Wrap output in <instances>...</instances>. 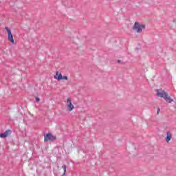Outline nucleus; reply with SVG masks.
Wrapping results in <instances>:
<instances>
[{
  "label": "nucleus",
  "mask_w": 176,
  "mask_h": 176,
  "mask_svg": "<svg viewBox=\"0 0 176 176\" xmlns=\"http://www.w3.org/2000/svg\"><path fill=\"white\" fill-rule=\"evenodd\" d=\"M155 91H157V97H161V98L164 99L166 102H168V104H171V102L174 101V100L168 96V94L166 91L163 90L160 91L159 89H156Z\"/></svg>",
  "instance_id": "nucleus-1"
},
{
  "label": "nucleus",
  "mask_w": 176,
  "mask_h": 176,
  "mask_svg": "<svg viewBox=\"0 0 176 176\" xmlns=\"http://www.w3.org/2000/svg\"><path fill=\"white\" fill-rule=\"evenodd\" d=\"M57 140V137L56 135H53V134L48 133L44 135V141L45 142H47V141H56Z\"/></svg>",
  "instance_id": "nucleus-2"
},
{
  "label": "nucleus",
  "mask_w": 176,
  "mask_h": 176,
  "mask_svg": "<svg viewBox=\"0 0 176 176\" xmlns=\"http://www.w3.org/2000/svg\"><path fill=\"white\" fill-rule=\"evenodd\" d=\"M133 30H135L137 32H142V30H145V25L140 24V23L135 22Z\"/></svg>",
  "instance_id": "nucleus-3"
},
{
  "label": "nucleus",
  "mask_w": 176,
  "mask_h": 176,
  "mask_svg": "<svg viewBox=\"0 0 176 176\" xmlns=\"http://www.w3.org/2000/svg\"><path fill=\"white\" fill-rule=\"evenodd\" d=\"M5 30H6L8 35V41L11 42V43H14V39L13 38V34H12V30L9 29V28L6 27Z\"/></svg>",
  "instance_id": "nucleus-4"
},
{
  "label": "nucleus",
  "mask_w": 176,
  "mask_h": 176,
  "mask_svg": "<svg viewBox=\"0 0 176 176\" xmlns=\"http://www.w3.org/2000/svg\"><path fill=\"white\" fill-rule=\"evenodd\" d=\"M67 108L69 111H72L75 107H74V104H72V102L71 100V98H68L67 100Z\"/></svg>",
  "instance_id": "nucleus-5"
},
{
  "label": "nucleus",
  "mask_w": 176,
  "mask_h": 176,
  "mask_svg": "<svg viewBox=\"0 0 176 176\" xmlns=\"http://www.w3.org/2000/svg\"><path fill=\"white\" fill-rule=\"evenodd\" d=\"M54 78V79H57V80H61V79H63V74L58 72H56Z\"/></svg>",
  "instance_id": "nucleus-6"
},
{
  "label": "nucleus",
  "mask_w": 176,
  "mask_h": 176,
  "mask_svg": "<svg viewBox=\"0 0 176 176\" xmlns=\"http://www.w3.org/2000/svg\"><path fill=\"white\" fill-rule=\"evenodd\" d=\"M171 138H172L171 134L170 133L169 131H168L166 133V137L165 138L166 142H170V141H171Z\"/></svg>",
  "instance_id": "nucleus-7"
},
{
  "label": "nucleus",
  "mask_w": 176,
  "mask_h": 176,
  "mask_svg": "<svg viewBox=\"0 0 176 176\" xmlns=\"http://www.w3.org/2000/svg\"><path fill=\"white\" fill-rule=\"evenodd\" d=\"M8 137V131H6L4 133H0V138H6Z\"/></svg>",
  "instance_id": "nucleus-8"
},
{
  "label": "nucleus",
  "mask_w": 176,
  "mask_h": 176,
  "mask_svg": "<svg viewBox=\"0 0 176 176\" xmlns=\"http://www.w3.org/2000/svg\"><path fill=\"white\" fill-rule=\"evenodd\" d=\"M62 168L63 169V176H65V174H67V166H65V164L62 166Z\"/></svg>",
  "instance_id": "nucleus-9"
},
{
  "label": "nucleus",
  "mask_w": 176,
  "mask_h": 176,
  "mask_svg": "<svg viewBox=\"0 0 176 176\" xmlns=\"http://www.w3.org/2000/svg\"><path fill=\"white\" fill-rule=\"evenodd\" d=\"M62 79H65V80H68V76H62Z\"/></svg>",
  "instance_id": "nucleus-10"
},
{
  "label": "nucleus",
  "mask_w": 176,
  "mask_h": 176,
  "mask_svg": "<svg viewBox=\"0 0 176 176\" xmlns=\"http://www.w3.org/2000/svg\"><path fill=\"white\" fill-rule=\"evenodd\" d=\"M160 113V109H157V115H159V113Z\"/></svg>",
  "instance_id": "nucleus-11"
},
{
  "label": "nucleus",
  "mask_w": 176,
  "mask_h": 176,
  "mask_svg": "<svg viewBox=\"0 0 176 176\" xmlns=\"http://www.w3.org/2000/svg\"><path fill=\"white\" fill-rule=\"evenodd\" d=\"M41 99L39 98H36V101L38 102V101H40Z\"/></svg>",
  "instance_id": "nucleus-12"
},
{
  "label": "nucleus",
  "mask_w": 176,
  "mask_h": 176,
  "mask_svg": "<svg viewBox=\"0 0 176 176\" xmlns=\"http://www.w3.org/2000/svg\"><path fill=\"white\" fill-rule=\"evenodd\" d=\"M118 63H120V60H118Z\"/></svg>",
  "instance_id": "nucleus-13"
}]
</instances>
